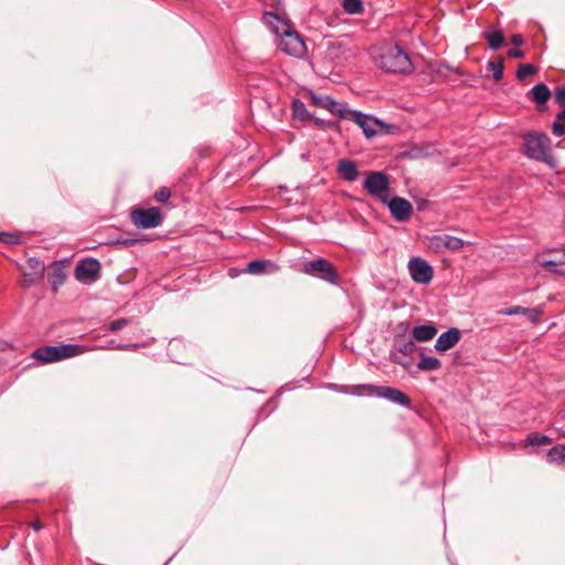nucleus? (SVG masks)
<instances>
[{
  "label": "nucleus",
  "instance_id": "obj_16",
  "mask_svg": "<svg viewBox=\"0 0 565 565\" xmlns=\"http://www.w3.org/2000/svg\"><path fill=\"white\" fill-rule=\"evenodd\" d=\"M499 313L504 316H516L523 315L527 318L529 321L536 324L540 320V317L543 315V309L537 308H524L521 306H513L508 309L501 310Z\"/></svg>",
  "mask_w": 565,
  "mask_h": 565
},
{
  "label": "nucleus",
  "instance_id": "obj_15",
  "mask_svg": "<svg viewBox=\"0 0 565 565\" xmlns=\"http://www.w3.org/2000/svg\"><path fill=\"white\" fill-rule=\"evenodd\" d=\"M460 337V331L457 328H451L438 337L435 349L439 352L448 351L459 342Z\"/></svg>",
  "mask_w": 565,
  "mask_h": 565
},
{
  "label": "nucleus",
  "instance_id": "obj_40",
  "mask_svg": "<svg viewBox=\"0 0 565 565\" xmlns=\"http://www.w3.org/2000/svg\"><path fill=\"white\" fill-rule=\"evenodd\" d=\"M511 43L515 46H520L523 44V38L521 34H513L511 36Z\"/></svg>",
  "mask_w": 565,
  "mask_h": 565
},
{
  "label": "nucleus",
  "instance_id": "obj_23",
  "mask_svg": "<svg viewBox=\"0 0 565 565\" xmlns=\"http://www.w3.org/2000/svg\"><path fill=\"white\" fill-rule=\"evenodd\" d=\"M440 365L441 363L437 358L428 356L422 353L417 367L422 371H435L438 370Z\"/></svg>",
  "mask_w": 565,
  "mask_h": 565
},
{
  "label": "nucleus",
  "instance_id": "obj_32",
  "mask_svg": "<svg viewBox=\"0 0 565 565\" xmlns=\"http://www.w3.org/2000/svg\"><path fill=\"white\" fill-rule=\"evenodd\" d=\"M292 113L295 117L301 120L307 119L309 117V113L306 108V105L299 99H295L292 102Z\"/></svg>",
  "mask_w": 565,
  "mask_h": 565
},
{
  "label": "nucleus",
  "instance_id": "obj_9",
  "mask_svg": "<svg viewBox=\"0 0 565 565\" xmlns=\"http://www.w3.org/2000/svg\"><path fill=\"white\" fill-rule=\"evenodd\" d=\"M407 269L411 278L420 285H427L434 277V269L428 262L420 257H412L408 260Z\"/></svg>",
  "mask_w": 565,
  "mask_h": 565
},
{
  "label": "nucleus",
  "instance_id": "obj_14",
  "mask_svg": "<svg viewBox=\"0 0 565 565\" xmlns=\"http://www.w3.org/2000/svg\"><path fill=\"white\" fill-rule=\"evenodd\" d=\"M316 104L328 109L331 114L339 116L342 119L349 118L352 109L348 108L345 104L333 100L330 96H320L315 98Z\"/></svg>",
  "mask_w": 565,
  "mask_h": 565
},
{
  "label": "nucleus",
  "instance_id": "obj_5",
  "mask_svg": "<svg viewBox=\"0 0 565 565\" xmlns=\"http://www.w3.org/2000/svg\"><path fill=\"white\" fill-rule=\"evenodd\" d=\"M130 221L137 228L150 230L162 224L163 214L157 206L148 209L136 207L130 212Z\"/></svg>",
  "mask_w": 565,
  "mask_h": 565
},
{
  "label": "nucleus",
  "instance_id": "obj_20",
  "mask_svg": "<svg viewBox=\"0 0 565 565\" xmlns=\"http://www.w3.org/2000/svg\"><path fill=\"white\" fill-rule=\"evenodd\" d=\"M546 461L551 465L565 466V444H557L548 449Z\"/></svg>",
  "mask_w": 565,
  "mask_h": 565
},
{
  "label": "nucleus",
  "instance_id": "obj_8",
  "mask_svg": "<svg viewBox=\"0 0 565 565\" xmlns=\"http://www.w3.org/2000/svg\"><path fill=\"white\" fill-rule=\"evenodd\" d=\"M279 36V49L284 53L295 57H301L306 54L307 46L296 31L289 29V31L280 34Z\"/></svg>",
  "mask_w": 565,
  "mask_h": 565
},
{
  "label": "nucleus",
  "instance_id": "obj_43",
  "mask_svg": "<svg viewBox=\"0 0 565 565\" xmlns=\"http://www.w3.org/2000/svg\"><path fill=\"white\" fill-rule=\"evenodd\" d=\"M552 260H565V250L555 252V258Z\"/></svg>",
  "mask_w": 565,
  "mask_h": 565
},
{
  "label": "nucleus",
  "instance_id": "obj_25",
  "mask_svg": "<svg viewBox=\"0 0 565 565\" xmlns=\"http://www.w3.org/2000/svg\"><path fill=\"white\" fill-rule=\"evenodd\" d=\"M438 241L443 243L445 249L458 250L463 246L461 238L450 235L438 236Z\"/></svg>",
  "mask_w": 565,
  "mask_h": 565
},
{
  "label": "nucleus",
  "instance_id": "obj_41",
  "mask_svg": "<svg viewBox=\"0 0 565 565\" xmlns=\"http://www.w3.org/2000/svg\"><path fill=\"white\" fill-rule=\"evenodd\" d=\"M431 245L434 246V248L436 250H439V249H443V243L438 241V236H435L433 239H431Z\"/></svg>",
  "mask_w": 565,
  "mask_h": 565
},
{
  "label": "nucleus",
  "instance_id": "obj_12",
  "mask_svg": "<svg viewBox=\"0 0 565 565\" xmlns=\"http://www.w3.org/2000/svg\"><path fill=\"white\" fill-rule=\"evenodd\" d=\"M349 114L348 120L355 122L362 129L366 138H372L377 134L379 127L381 126L380 120L358 110H351Z\"/></svg>",
  "mask_w": 565,
  "mask_h": 565
},
{
  "label": "nucleus",
  "instance_id": "obj_10",
  "mask_svg": "<svg viewBox=\"0 0 565 565\" xmlns=\"http://www.w3.org/2000/svg\"><path fill=\"white\" fill-rule=\"evenodd\" d=\"M45 265L42 260L35 257H31L26 260V264L22 267V280L21 286L28 288L32 285L39 284L44 277Z\"/></svg>",
  "mask_w": 565,
  "mask_h": 565
},
{
  "label": "nucleus",
  "instance_id": "obj_26",
  "mask_svg": "<svg viewBox=\"0 0 565 565\" xmlns=\"http://www.w3.org/2000/svg\"><path fill=\"white\" fill-rule=\"evenodd\" d=\"M267 266L276 267L270 260H252L247 265V273L252 275H260L266 271Z\"/></svg>",
  "mask_w": 565,
  "mask_h": 565
},
{
  "label": "nucleus",
  "instance_id": "obj_38",
  "mask_svg": "<svg viewBox=\"0 0 565 565\" xmlns=\"http://www.w3.org/2000/svg\"><path fill=\"white\" fill-rule=\"evenodd\" d=\"M415 349V344L413 341H406L404 342L399 348H398V351L405 355H408L411 353H413Z\"/></svg>",
  "mask_w": 565,
  "mask_h": 565
},
{
  "label": "nucleus",
  "instance_id": "obj_44",
  "mask_svg": "<svg viewBox=\"0 0 565 565\" xmlns=\"http://www.w3.org/2000/svg\"><path fill=\"white\" fill-rule=\"evenodd\" d=\"M35 531H39L43 527V523L40 522V521H33L31 524H30Z\"/></svg>",
  "mask_w": 565,
  "mask_h": 565
},
{
  "label": "nucleus",
  "instance_id": "obj_37",
  "mask_svg": "<svg viewBox=\"0 0 565 565\" xmlns=\"http://www.w3.org/2000/svg\"><path fill=\"white\" fill-rule=\"evenodd\" d=\"M0 242L15 244L18 243V236L15 234L2 232L0 233Z\"/></svg>",
  "mask_w": 565,
  "mask_h": 565
},
{
  "label": "nucleus",
  "instance_id": "obj_39",
  "mask_svg": "<svg viewBox=\"0 0 565 565\" xmlns=\"http://www.w3.org/2000/svg\"><path fill=\"white\" fill-rule=\"evenodd\" d=\"M508 56L511 58H522L524 56V52L519 49H510L508 51Z\"/></svg>",
  "mask_w": 565,
  "mask_h": 565
},
{
  "label": "nucleus",
  "instance_id": "obj_31",
  "mask_svg": "<svg viewBox=\"0 0 565 565\" xmlns=\"http://www.w3.org/2000/svg\"><path fill=\"white\" fill-rule=\"evenodd\" d=\"M342 7L349 14H358L363 11V3L361 0H344Z\"/></svg>",
  "mask_w": 565,
  "mask_h": 565
},
{
  "label": "nucleus",
  "instance_id": "obj_7",
  "mask_svg": "<svg viewBox=\"0 0 565 565\" xmlns=\"http://www.w3.org/2000/svg\"><path fill=\"white\" fill-rule=\"evenodd\" d=\"M363 188L380 202H387V198L390 196V180L385 173L380 171L370 172L363 182Z\"/></svg>",
  "mask_w": 565,
  "mask_h": 565
},
{
  "label": "nucleus",
  "instance_id": "obj_21",
  "mask_svg": "<svg viewBox=\"0 0 565 565\" xmlns=\"http://www.w3.org/2000/svg\"><path fill=\"white\" fill-rule=\"evenodd\" d=\"M530 94L532 96V99L539 105L545 104L551 96L548 87L543 83L534 85L530 90Z\"/></svg>",
  "mask_w": 565,
  "mask_h": 565
},
{
  "label": "nucleus",
  "instance_id": "obj_30",
  "mask_svg": "<svg viewBox=\"0 0 565 565\" xmlns=\"http://www.w3.org/2000/svg\"><path fill=\"white\" fill-rule=\"evenodd\" d=\"M66 275L61 266H54L51 274V282L53 285V289L56 290L58 286L63 285L65 281Z\"/></svg>",
  "mask_w": 565,
  "mask_h": 565
},
{
  "label": "nucleus",
  "instance_id": "obj_17",
  "mask_svg": "<svg viewBox=\"0 0 565 565\" xmlns=\"http://www.w3.org/2000/svg\"><path fill=\"white\" fill-rule=\"evenodd\" d=\"M263 20L277 35H280L291 29L284 19L274 12H266Z\"/></svg>",
  "mask_w": 565,
  "mask_h": 565
},
{
  "label": "nucleus",
  "instance_id": "obj_18",
  "mask_svg": "<svg viewBox=\"0 0 565 565\" xmlns=\"http://www.w3.org/2000/svg\"><path fill=\"white\" fill-rule=\"evenodd\" d=\"M337 171L343 180L349 182L355 181L359 175L356 164L351 160H340Z\"/></svg>",
  "mask_w": 565,
  "mask_h": 565
},
{
  "label": "nucleus",
  "instance_id": "obj_19",
  "mask_svg": "<svg viewBox=\"0 0 565 565\" xmlns=\"http://www.w3.org/2000/svg\"><path fill=\"white\" fill-rule=\"evenodd\" d=\"M436 334L437 328L434 324H420L412 330L413 339L418 342L429 341L435 338Z\"/></svg>",
  "mask_w": 565,
  "mask_h": 565
},
{
  "label": "nucleus",
  "instance_id": "obj_45",
  "mask_svg": "<svg viewBox=\"0 0 565 565\" xmlns=\"http://www.w3.org/2000/svg\"><path fill=\"white\" fill-rule=\"evenodd\" d=\"M124 243H125V245H129L130 246V245H134L135 243H137V239H127Z\"/></svg>",
  "mask_w": 565,
  "mask_h": 565
},
{
  "label": "nucleus",
  "instance_id": "obj_35",
  "mask_svg": "<svg viewBox=\"0 0 565 565\" xmlns=\"http://www.w3.org/2000/svg\"><path fill=\"white\" fill-rule=\"evenodd\" d=\"M128 323H129V320H128V319L121 318V319H118V320L111 321V322L109 323L108 329H109L111 332H117V331L121 330L124 327H126Z\"/></svg>",
  "mask_w": 565,
  "mask_h": 565
},
{
  "label": "nucleus",
  "instance_id": "obj_33",
  "mask_svg": "<svg viewBox=\"0 0 565 565\" xmlns=\"http://www.w3.org/2000/svg\"><path fill=\"white\" fill-rule=\"evenodd\" d=\"M536 68L532 64H520L516 71V78L523 81L530 75H533Z\"/></svg>",
  "mask_w": 565,
  "mask_h": 565
},
{
  "label": "nucleus",
  "instance_id": "obj_6",
  "mask_svg": "<svg viewBox=\"0 0 565 565\" xmlns=\"http://www.w3.org/2000/svg\"><path fill=\"white\" fill-rule=\"evenodd\" d=\"M524 147L530 158L545 160L551 150V140L543 132L532 131L524 136Z\"/></svg>",
  "mask_w": 565,
  "mask_h": 565
},
{
  "label": "nucleus",
  "instance_id": "obj_1",
  "mask_svg": "<svg viewBox=\"0 0 565 565\" xmlns=\"http://www.w3.org/2000/svg\"><path fill=\"white\" fill-rule=\"evenodd\" d=\"M374 58L379 67L387 73L409 74L413 71L408 54L396 44L386 43L381 45Z\"/></svg>",
  "mask_w": 565,
  "mask_h": 565
},
{
  "label": "nucleus",
  "instance_id": "obj_24",
  "mask_svg": "<svg viewBox=\"0 0 565 565\" xmlns=\"http://www.w3.org/2000/svg\"><path fill=\"white\" fill-rule=\"evenodd\" d=\"M551 443H552L551 437L543 435V434H539V433H531L525 438V447H527V446H544V445H550Z\"/></svg>",
  "mask_w": 565,
  "mask_h": 565
},
{
  "label": "nucleus",
  "instance_id": "obj_29",
  "mask_svg": "<svg viewBox=\"0 0 565 565\" xmlns=\"http://www.w3.org/2000/svg\"><path fill=\"white\" fill-rule=\"evenodd\" d=\"M487 68L492 72V77L494 81H500L503 77L504 66L502 58H499L498 61H489Z\"/></svg>",
  "mask_w": 565,
  "mask_h": 565
},
{
  "label": "nucleus",
  "instance_id": "obj_42",
  "mask_svg": "<svg viewBox=\"0 0 565 565\" xmlns=\"http://www.w3.org/2000/svg\"><path fill=\"white\" fill-rule=\"evenodd\" d=\"M136 347H137V344H117L115 347V349H117V350H130V349H134Z\"/></svg>",
  "mask_w": 565,
  "mask_h": 565
},
{
  "label": "nucleus",
  "instance_id": "obj_34",
  "mask_svg": "<svg viewBox=\"0 0 565 565\" xmlns=\"http://www.w3.org/2000/svg\"><path fill=\"white\" fill-rule=\"evenodd\" d=\"M153 196L157 202L166 203L171 196V191L169 188L162 186L158 191H156Z\"/></svg>",
  "mask_w": 565,
  "mask_h": 565
},
{
  "label": "nucleus",
  "instance_id": "obj_11",
  "mask_svg": "<svg viewBox=\"0 0 565 565\" xmlns=\"http://www.w3.org/2000/svg\"><path fill=\"white\" fill-rule=\"evenodd\" d=\"M386 204L392 216L397 222H406L411 218L413 213V206L409 201L401 196H394L390 199L387 198V202H383Z\"/></svg>",
  "mask_w": 565,
  "mask_h": 565
},
{
  "label": "nucleus",
  "instance_id": "obj_27",
  "mask_svg": "<svg viewBox=\"0 0 565 565\" xmlns=\"http://www.w3.org/2000/svg\"><path fill=\"white\" fill-rule=\"evenodd\" d=\"M541 266L551 273L565 276V260H543Z\"/></svg>",
  "mask_w": 565,
  "mask_h": 565
},
{
  "label": "nucleus",
  "instance_id": "obj_13",
  "mask_svg": "<svg viewBox=\"0 0 565 565\" xmlns=\"http://www.w3.org/2000/svg\"><path fill=\"white\" fill-rule=\"evenodd\" d=\"M100 264L96 258H85L75 268V277L78 280H96L99 277Z\"/></svg>",
  "mask_w": 565,
  "mask_h": 565
},
{
  "label": "nucleus",
  "instance_id": "obj_3",
  "mask_svg": "<svg viewBox=\"0 0 565 565\" xmlns=\"http://www.w3.org/2000/svg\"><path fill=\"white\" fill-rule=\"evenodd\" d=\"M302 271L307 275L318 277L331 285H339V274L331 262L326 258L308 260L303 264Z\"/></svg>",
  "mask_w": 565,
  "mask_h": 565
},
{
  "label": "nucleus",
  "instance_id": "obj_2",
  "mask_svg": "<svg viewBox=\"0 0 565 565\" xmlns=\"http://www.w3.org/2000/svg\"><path fill=\"white\" fill-rule=\"evenodd\" d=\"M84 352L77 344L42 345L32 352V358L36 361L47 364L60 362L70 358L77 356Z\"/></svg>",
  "mask_w": 565,
  "mask_h": 565
},
{
  "label": "nucleus",
  "instance_id": "obj_4",
  "mask_svg": "<svg viewBox=\"0 0 565 565\" xmlns=\"http://www.w3.org/2000/svg\"><path fill=\"white\" fill-rule=\"evenodd\" d=\"M362 390L367 395L387 399L394 404L411 408V398L401 390L391 386H379L374 384H363L356 387Z\"/></svg>",
  "mask_w": 565,
  "mask_h": 565
},
{
  "label": "nucleus",
  "instance_id": "obj_22",
  "mask_svg": "<svg viewBox=\"0 0 565 565\" xmlns=\"http://www.w3.org/2000/svg\"><path fill=\"white\" fill-rule=\"evenodd\" d=\"M483 38L491 50L500 49L504 42V35L501 30L487 31L483 33Z\"/></svg>",
  "mask_w": 565,
  "mask_h": 565
},
{
  "label": "nucleus",
  "instance_id": "obj_36",
  "mask_svg": "<svg viewBox=\"0 0 565 565\" xmlns=\"http://www.w3.org/2000/svg\"><path fill=\"white\" fill-rule=\"evenodd\" d=\"M554 98L559 106H565V86L555 89Z\"/></svg>",
  "mask_w": 565,
  "mask_h": 565
},
{
  "label": "nucleus",
  "instance_id": "obj_28",
  "mask_svg": "<svg viewBox=\"0 0 565 565\" xmlns=\"http://www.w3.org/2000/svg\"><path fill=\"white\" fill-rule=\"evenodd\" d=\"M552 131L558 137L565 135V108L556 115V119L552 125Z\"/></svg>",
  "mask_w": 565,
  "mask_h": 565
}]
</instances>
